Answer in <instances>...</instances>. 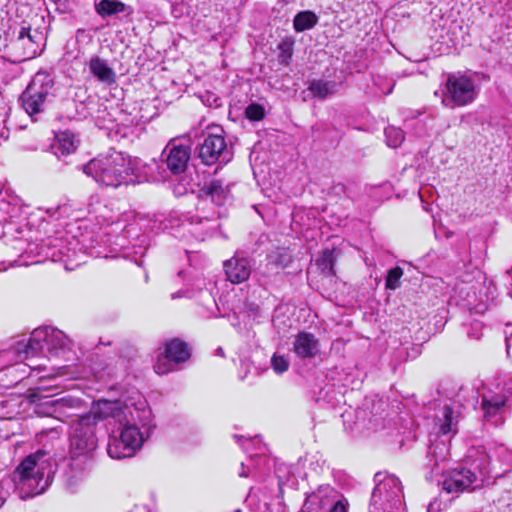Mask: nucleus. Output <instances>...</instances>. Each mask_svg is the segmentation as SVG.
Listing matches in <instances>:
<instances>
[{
	"mask_svg": "<svg viewBox=\"0 0 512 512\" xmlns=\"http://www.w3.org/2000/svg\"><path fill=\"white\" fill-rule=\"evenodd\" d=\"M18 211L19 207L16 204H12L4 198L0 199V214L13 218L17 215Z\"/></svg>",
	"mask_w": 512,
	"mask_h": 512,
	"instance_id": "obj_34",
	"label": "nucleus"
},
{
	"mask_svg": "<svg viewBox=\"0 0 512 512\" xmlns=\"http://www.w3.org/2000/svg\"><path fill=\"white\" fill-rule=\"evenodd\" d=\"M191 356L186 342L174 338L165 344L164 352L154 364V370L159 375H164L175 370L178 364L186 362Z\"/></svg>",
	"mask_w": 512,
	"mask_h": 512,
	"instance_id": "obj_9",
	"label": "nucleus"
},
{
	"mask_svg": "<svg viewBox=\"0 0 512 512\" xmlns=\"http://www.w3.org/2000/svg\"><path fill=\"white\" fill-rule=\"evenodd\" d=\"M376 486L372 491L368 512L396 511L403 506V490L394 475L376 473Z\"/></svg>",
	"mask_w": 512,
	"mask_h": 512,
	"instance_id": "obj_6",
	"label": "nucleus"
},
{
	"mask_svg": "<svg viewBox=\"0 0 512 512\" xmlns=\"http://www.w3.org/2000/svg\"><path fill=\"white\" fill-rule=\"evenodd\" d=\"M510 348H511V339L506 338V350H507L508 355H510Z\"/></svg>",
	"mask_w": 512,
	"mask_h": 512,
	"instance_id": "obj_42",
	"label": "nucleus"
},
{
	"mask_svg": "<svg viewBox=\"0 0 512 512\" xmlns=\"http://www.w3.org/2000/svg\"><path fill=\"white\" fill-rule=\"evenodd\" d=\"M87 66L90 74L101 84L111 87L117 83L116 72L110 66L108 60L93 55L87 62Z\"/></svg>",
	"mask_w": 512,
	"mask_h": 512,
	"instance_id": "obj_17",
	"label": "nucleus"
},
{
	"mask_svg": "<svg viewBox=\"0 0 512 512\" xmlns=\"http://www.w3.org/2000/svg\"><path fill=\"white\" fill-rule=\"evenodd\" d=\"M337 256L334 249H325L321 255L316 259V265L322 273L327 275H334V265Z\"/></svg>",
	"mask_w": 512,
	"mask_h": 512,
	"instance_id": "obj_27",
	"label": "nucleus"
},
{
	"mask_svg": "<svg viewBox=\"0 0 512 512\" xmlns=\"http://www.w3.org/2000/svg\"><path fill=\"white\" fill-rule=\"evenodd\" d=\"M433 506V503H430L429 506H428V511H430V509L432 508Z\"/></svg>",
	"mask_w": 512,
	"mask_h": 512,
	"instance_id": "obj_47",
	"label": "nucleus"
},
{
	"mask_svg": "<svg viewBox=\"0 0 512 512\" xmlns=\"http://www.w3.org/2000/svg\"><path fill=\"white\" fill-rule=\"evenodd\" d=\"M234 438L239 441L242 437L241 436H238V435H234Z\"/></svg>",
	"mask_w": 512,
	"mask_h": 512,
	"instance_id": "obj_46",
	"label": "nucleus"
},
{
	"mask_svg": "<svg viewBox=\"0 0 512 512\" xmlns=\"http://www.w3.org/2000/svg\"><path fill=\"white\" fill-rule=\"evenodd\" d=\"M82 169L98 185L111 188L148 182L151 171L141 159L115 150L91 159Z\"/></svg>",
	"mask_w": 512,
	"mask_h": 512,
	"instance_id": "obj_1",
	"label": "nucleus"
},
{
	"mask_svg": "<svg viewBox=\"0 0 512 512\" xmlns=\"http://www.w3.org/2000/svg\"><path fill=\"white\" fill-rule=\"evenodd\" d=\"M231 200V194L228 185L222 180L214 179L204 184L199 190V203L197 210H205L210 204L223 206Z\"/></svg>",
	"mask_w": 512,
	"mask_h": 512,
	"instance_id": "obj_15",
	"label": "nucleus"
},
{
	"mask_svg": "<svg viewBox=\"0 0 512 512\" xmlns=\"http://www.w3.org/2000/svg\"><path fill=\"white\" fill-rule=\"evenodd\" d=\"M471 329L472 330H477V333L475 335H472V333L469 331L468 332V336L469 337L474 338V339H479L482 336V333H481L482 325H481V323H479V322L473 323L472 326H471Z\"/></svg>",
	"mask_w": 512,
	"mask_h": 512,
	"instance_id": "obj_38",
	"label": "nucleus"
},
{
	"mask_svg": "<svg viewBox=\"0 0 512 512\" xmlns=\"http://www.w3.org/2000/svg\"><path fill=\"white\" fill-rule=\"evenodd\" d=\"M198 156L205 165H212L218 161L229 162L232 154L228 150L225 138L222 135L208 134L199 145Z\"/></svg>",
	"mask_w": 512,
	"mask_h": 512,
	"instance_id": "obj_12",
	"label": "nucleus"
},
{
	"mask_svg": "<svg viewBox=\"0 0 512 512\" xmlns=\"http://www.w3.org/2000/svg\"><path fill=\"white\" fill-rule=\"evenodd\" d=\"M262 461H266V458L262 456L251 457L247 464L248 470H260V462Z\"/></svg>",
	"mask_w": 512,
	"mask_h": 512,
	"instance_id": "obj_36",
	"label": "nucleus"
},
{
	"mask_svg": "<svg viewBox=\"0 0 512 512\" xmlns=\"http://www.w3.org/2000/svg\"><path fill=\"white\" fill-rule=\"evenodd\" d=\"M307 506H308V500L306 499V501L303 505V508H302V512H325L321 507H318L315 504H312L309 507H307Z\"/></svg>",
	"mask_w": 512,
	"mask_h": 512,
	"instance_id": "obj_39",
	"label": "nucleus"
},
{
	"mask_svg": "<svg viewBox=\"0 0 512 512\" xmlns=\"http://www.w3.org/2000/svg\"><path fill=\"white\" fill-rule=\"evenodd\" d=\"M127 410L120 400H99L91 410L79 416L70 432V455L72 458L86 456L97 447L96 426L99 420L114 419L122 422L127 418Z\"/></svg>",
	"mask_w": 512,
	"mask_h": 512,
	"instance_id": "obj_3",
	"label": "nucleus"
},
{
	"mask_svg": "<svg viewBox=\"0 0 512 512\" xmlns=\"http://www.w3.org/2000/svg\"><path fill=\"white\" fill-rule=\"evenodd\" d=\"M131 512H146V508L145 507H135V509L132 510Z\"/></svg>",
	"mask_w": 512,
	"mask_h": 512,
	"instance_id": "obj_43",
	"label": "nucleus"
},
{
	"mask_svg": "<svg viewBox=\"0 0 512 512\" xmlns=\"http://www.w3.org/2000/svg\"><path fill=\"white\" fill-rule=\"evenodd\" d=\"M51 473L44 451L39 450L28 455L10 477L0 482V507L5 503L11 488L18 493L21 499L43 493L52 482Z\"/></svg>",
	"mask_w": 512,
	"mask_h": 512,
	"instance_id": "obj_2",
	"label": "nucleus"
},
{
	"mask_svg": "<svg viewBox=\"0 0 512 512\" xmlns=\"http://www.w3.org/2000/svg\"><path fill=\"white\" fill-rule=\"evenodd\" d=\"M221 216L220 212L212 211L204 214V210L192 216L189 221V232L199 240H204L217 227L216 220Z\"/></svg>",
	"mask_w": 512,
	"mask_h": 512,
	"instance_id": "obj_16",
	"label": "nucleus"
},
{
	"mask_svg": "<svg viewBox=\"0 0 512 512\" xmlns=\"http://www.w3.org/2000/svg\"><path fill=\"white\" fill-rule=\"evenodd\" d=\"M386 142L389 147L397 148L404 140V132L395 126H389L385 129Z\"/></svg>",
	"mask_w": 512,
	"mask_h": 512,
	"instance_id": "obj_29",
	"label": "nucleus"
},
{
	"mask_svg": "<svg viewBox=\"0 0 512 512\" xmlns=\"http://www.w3.org/2000/svg\"><path fill=\"white\" fill-rule=\"evenodd\" d=\"M127 410V418L118 422L122 427L118 434H111L107 444V453L113 459H123L135 455L154 428L151 424V410L144 404L138 408L122 402Z\"/></svg>",
	"mask_w": 512,
	"mask_h": 512,
	"instance_id": "obj_4",
	"label": "nucleus"
},
{
	"mask_svg": "<svg viewBox=\"0 0 512 512\" xmlns=\"http://www.w3.org/2000/svg\"><path fill=\"white\" fill-rule=\"evenodd\" d=\"M42 40V34L38 31L31 33L29 26H22L13 43L16 48H22L23 59H31L36 56L39 42Z\"/></svg>",
	"mask_w": 512,
	"mask_h": 512,
	"instance_id": "obj_18",
	"label": "nucleus"
},
{
	"mask_svg": "<svg viewBox=\"0 0 512 512\" xmlns=\"http://www.w3.org/2000/svg\"><path fill=\"white\" fill-rule=\"evenodd\" d=\"M391 91H392V87H391V88L386 92V94H387V95H388V94H390V93H391Z\"/></svg>",
	"mask_w": 512,
	"mask_h": 512,
	"instance_id": "obj_48",
	"label": "nucleus"
},
{
	"mask_svg": "<svg viewBox=\"0 0 512 512\" xmlns=\"http://www.w3.org/2000/svg\"><path fill=\"white\" fill-rule=\"evenodd\" d=\"M241 471L239 473L240 477H248L251 470H248V467L245 463H241Z\"/></svg>",
	"mask_w": 512,
	"mask_h": 512,
	"instance_id": "obj_41",
	"label": "nucleus"
},
{
	"mask_svg": "<svg viewBox=\"0 0 512 512\" xmlns=\"http://www.w3.org/2000/svg\"><path fill=\"white\" fill-rule=\"evenodd\" d=\"M224 269L228 280L235 284L246 281L251 274L250 262L244 257H232L224 263Z\"/></svg>",
	"mask_w": 512,
	"mask_h": 512,
	"instance_id": "obj_20",
	"label": "nucleus"
},
{
	"mask_svg": "<svg viewBox=\"0 0 512 512\" xmlns=\"http://www.w3.org/2000/svg\"><path fill=\"white\" fill-rule=\"evenodd\" d=\"M82 405L79 398L62 397L58 399H47L36 406V413L40 416L54 417L63 422L77 416L74 413Z\"/></svg>",
	"mask_w": 512,
	"mask_h": 512,
	"instance_id": "obj_10",
	"label": "nucleus"
},
{
	"mask_svg": "<svg viewBox=\"0 0 512 512\" xmlns=\"http://www.w3.org/2000/svg\"><path fill=\"white\" fill-rule=\"evenodd\" d=\"M125 10V4L118 0H101L96 4V12L101 17H107L121 13Z\"/></svg>",
	"mask_w": 512,
	"mask_h": 512,
	"instance_id": "obj_28",
	"label": "nucleus"
},
{
	"mask_svg": "<svg viewBox=\"0 0 512 512\" xmlns=\"http://www.w3.org/2000/svg\"><path fill=\"white\" fill-rule=\"evenodd\" d=\"M78 141L70 131H61L55 136L51 149L57 158L70 155L75 152Z\"/></svg>",
	"mask_w": 512,
	"mask_h": 512,
	"instance_id": "obj_24",
	"label": "nucleus"
},
{
	"mask_svg": "<svg viewBox=\"0 0 512 512\" xmlns=\"http://www.w3.org/2000/svg\"><path fill=\"white\" fill-rule=\"evenodd\" d=\"M459 413L448 405L439 409L436 414L435 425L441 435H455L458 432Z\"/></svg>",
	"mask_w": 512,
	"mask_h": 512,
	"instance_id": "obj_21",
	"label": "nucleus"
},
{
	"mask_svg": "<svg viewBox=\"0 0 512 512\" xmlns=\"http://www.w3.org/2000/svg\"><path fill=\"white\" fill-rule=\"evenodd\" d=\"M293 351L301 359L313 358L319 353V340L309 332H299L293 341Z\"/></svg>",
	"mask_w": 512,
	"mask_h": 512,
	"instance_id": "obj_19",
	"label": "nucleus"
},
{
	"mask_svg": "<svg viewBox=\"0 0 512 512\" xmlns=\"http://www.w3.org/2000/svg\"><path fill=\"white\" fill-rule=\"evenodd\" d=\"M279 49L281 50V53L279 55L281 62H287V60L290 59L292 56L291 44L283 42V43L279 44Z\"/></svg>",
	"mask_w": 512,
	"mask_h": 512,
	"instance_id": "obj_35",
	"label": "nucleus"
},
{
	"mask_svg": "<svg viewBox=\"0 0 512 512\" xmlns=\"http://www.w3.org/2000/svg\"><path fill=\"white\" fill-rule=\"evenodd\" d=\"M479 94L475 75L468 72L447 74L442 104L447 107H463L473 103Z\"/></svg>",
	"mask_w": 512,
	"mask_h": 512,
	"instance_id": "obj_7",
	"label": "nucleus"
},
{
	"mask_svg": "<svg viewBox=\"0 0 512 512\" xmlns=\"http://www.w3.org/2000/svg\"><path fill=\"white\" fill-rule=\"evenodd\" d=\"M14 242H15V243H14V246H13V247H14L18 252H20V253H24V252H27V251H28V248H26V247H25V245H26V241H25V240H23V239H21V238H17V239H15V241H14Z\"/></svg>",
	"mask_w": 512,
	"mask_h": 512,
	"instance_id": "obj_37",
	"label": "nucleus"
},
{
	"mask_svg": "<svg viewBox=\"0 0 512 512\" xmlns=\"http://www.w3.org/2000/svg\"><path fill=\"white\" fill-rule=\"evenodd\" d=\"M54 81L47 72H38L20 95L21 106L30 117L42 113L47 102L54 98Z\"/></svg>",
	"mask_w": 512,
	"mask_h": 512,
	"instance_id": "obj_8",
	"label": "nucleus"
},
{
	"mask_svg": "<svg viewBox=\"0 0 512 512\" xmlns=\"http://www.w3.org/2000/svg\"><path fill=\"white\" fill-rule=\"evenodd\" d=\"M447 454L448 448L444 442L434 443L429 446L426 457V468L428 469V473L426 474L427 479H431L433 475L439 474V465L447 459Z\"/></svg>",
	"mask_w": 512,
	"mask_h": 512,
	"instance_id": "obj_22",
	"label": "nucleus"
},
{
	"mask_svg": "<svg viewBox=\"0 0 512 512\" xmlns=\"http://www.w3.org/2000/svg\"><path fill=\"white\" fill-rule=\"evenodd\" d=\"M402 276H403V269L399 266H396V267L388 270L387 276H386V281H385L386 288L390 289V290H396L397 288H399L400 284H401L400 280H401Z\"/></svg>",
	"mask_w": 512,
	"mask_h": 512,
	"instance_id": "obj_30",
	"label": "nucleus"
},
{
	"mask_svg": "<svg viewBox=\"0 0 512 512\" xmlns=\"http://www.w3.org/2000/svg\"><path fill=\"white\" fill-rule=\"evenodd\" d=\"M23 346L26 358L38 355L58 357L70 350L71 341L61 330L46 326L36 328Z\"/></svg>",
	"mask_w": 512,
	"mask_h": 512,
	"instance_id": "obj_5",
	"label": "nucleus"
},
{
	"mask_svg": "<svg viewBox=\"0 0 512 512\" xmlns=\"http://www.w3.org/2000/svg\"><path fill=\"white\" fill-rule=\"evenodd\" d=\"M18 351H22L21 344L19 343Z\"/></svg>",
	"mask_w": 512,
	"mask_h": 512,
	"instance_id": "obj_49",
	"label": "nucleus"
},
{
	"mask_svg": "<svg viewBox=\"0 0 512 512\" xmlns=\"http://www.w3.org/2000/svg\"><path fill=\"white\" fill-rule=\"evenodd\" d=\"M8 266H5L4 264H0V271L7 270Z\"/></svg>",
	"mask_w": 512,
	"mask_h": 512,
	"instance_id": "obj_45",
	"label": "nucleus"
},
{
	"mask_svg": "<svg viewBox=\"0 0 512 512\" xmlns=\"http://www.w3.org/2000/svg\"><path fill=\"white\" fill-rule=\"evenodd\" d=\"M326 512H346L344 505L340 503L338 500L335 504H333Z\"/></svg>",
	"mask_w": 512,
	"mask_h": 512,
	"instance_id": "obj_40",
	"label": "nucleus"
},
{
	"mask_svg": "<svg viewBox=\"0 0 512 512\" xmlns=\"http://www.w3.org/2000/svg\"><path fill=\"white\" fill-rule=\"evenodd\" d=\"M318 21L319 18L313 11H300L293 19V28L296 32H303L314 28Z\"/></svg>",
	"mask_w": 512,
	"mask_h": 512,
	"instance_id": "obj_25",
	"label": "nucleus"
},
{
	"mask_svg": "<svg viewBox=\"0 0 512 512\" xmlns=\"http://www.w3.org/2000/svg\"><path fill=\"white\" fill-rule=\"evenodd\" d=\"M162 155L165 157L166 167L171 175L180 176L187 170L191 148L189 145L178 143L176 139H172L166 145Z\"/></svg>",
	"mask_w": 512,
	"mask_h": 512,
	"instance_id": "obj_13",
	"label": "nucleus"
},
{
	"mask_svg": "<svg viewBox=\"0 0 512 512\" xmlns=\"http://www.w3.org/2000/svg\"><path fill=\"white\" fill-rule=\"evenodd\" d=\"M216 353L219 356H223L224 355L223 349L221 347L216 350Z\"/></svg>",
	"mask_w": 512,
	"mask_h": 512,
	"instance_id": "obj_44",
	"label": "nucleus"
},
{
	"mask_svg": "<svg viewBox=\"0 0 512 512\" xmlns=\"http://www.w3.org/2000/svg\"><path fill=\"white\" fill-rule=\"evenodd\" d=\"M271 366L277 374H282L288 370L289 361L284 356L274 354L271 358Z\"/></svg>",
	"mask_w": 512,
	"mask_h": 512,
	"instance_id": "obj_33",
	"label": "nucleus"
},
{
	"mask_svg": "<svg viewBox=\"0 0 512 512\" xmlns=\"http://www.w3.org/2000/svg\"><path fill=\"white\" fill-rule=\"evenodd\" d=\"M308 506L312 504L321 507L325 512L328 510L333 504H335L338 499L337 491L331 487L330 485H321L319 488L311 493L308 497Z\"/></svg>",
	"mask_w": 512,
	"mask_h": 512,
	"instance_id": "obj_23",
	"label": "nucleus"
},
{
	"mask_svg": "<svg viewBox=\"0 0 512 512\" xmlns=\"http://www.w3.org/2000/svg\"><path fill=\"white\" fill-rule=\"evenodd\" d=\"M265 110L260 104L252 103L245 109V116L251 121H259L264 118Z\"/></svg>",
	"mask_w": 512,
	"mask_h": 512,
	"instance_id": "obj_32",
	"label": "nucleus"
},
{
	"mask_svg": "<svg viewBox=\"0 0 512 512\" xmlns=\"http://www.w3.org/2000/svg\"><path fill=\"white\" fill-rule=\"evenodd\" d=\"M483 473L473 471L470 468L453 469L442 482V487L448 493H460L468 490H474L481 486Z\"/></svg>",
	"mask_w": 512,
	"mask_h": 512,
	"instance_id": "obj_11",
	"label": "nucleus"
},
{
	"mask_svg": "<svg viewBox=\"0 0 512 512\" xmlns=\"http://www.w3.org/2000/svg\"><path fill=\"white\" fill-rule=\"evenodd\" d=\"M338 84L334 81L313 80L310 82L308 90L312 95L319 99H325L329 95L337 92Z\"/></svg>",
	"mask_w": 512,
	"mask_h": 512,
	"instance_id": "obj_26",
	"label": "nucleus"
},
{
	"mask_svg": "<svg viewBox=\"0 0 512 512\" xmlns=\"http://www.w3.org/2000/svg\"><path fill=\"white\" fill-rule=\"evenodd\" d=\"M512 396V381L505 383L501 391L493 392L488 391L484 393L481 398V406L484 412V417L488 421L494 420L500 416L506 407L509 398Z\"/></svg>",
	"mask_w": 512,
	"mask_h": 512,
	"instance_id": "obj_14",
	"label": "nucleus"
},
{
	"mask_svg": "<svg viewBox=\"0 0 512 512\" xmlns=\"http://www.w3.org/2000/svg\"><path fill=\"white\" fill-rule=\"evenodd\" d=\"M292 262L291 255L286 251H278L269 256V263L276 268H286Z\"/></svg>",
	"mask_w": 512,
	"mask_h": 512,
	"instance_id": "obj_31",
	"label": "nucleus"
}]
</instances>
